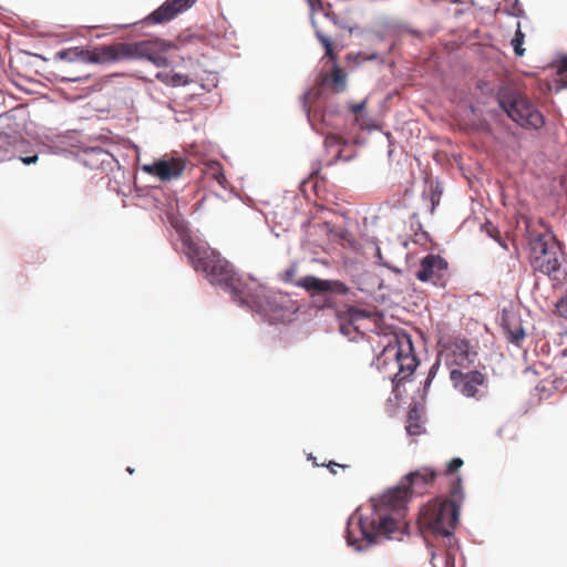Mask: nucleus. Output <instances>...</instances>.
I'll return each mask as SVG.
<instances>
[{
    "label": "nucleus",
    "instance_id": "nucleus-1",
    "mask_svg": "<svg viewBox=\"0 0 567 567\" xmlns=\"http://www.w3.org/2000/svg\"><path fill=\"white\" fill-rule=\"evenodd\" d=\"M436 472L421 467L409 473L398 486L390 488L370 504L360 506L348 520L346 539L349 546L362 550L377 543L379 537L394 538L402 534L405 523L402 512L413 494H423L433 484Z\"/></svg>",
    "mask_w": 567,
    "mask_h": 567
},
{
    "label": "nucleus",
    "instance_id": "nucleus-2",
    "mask_svg": "<svg viewBox=\"0 0 567 567\" xmlns=\"http://www.w3.org/2000/svg\"><path fill=\"white\" fill-rule=\"evenodd\" d=\"M184 252L196 271H200L213 285L221 286L235 300H239L250 277L238 276L233 266L219 252L195 243L184 240Z\"/></svg>",
    "mask_w": 567,
    "mask_h": 567
},
{
    "label": "nucleus",
    "instance_id": "nucleus-3",
    "mask_svg": "<svg viewBox=\"0 0 567 567\" xmlns=\"http://www.w3.org/2000/svg\"><path fill=\"white\" fill-rule=\"evenodd\" d=\"M450 496L449 499L431 502L422 507L419 526L423 533L440 536L453 534L458 523L460 506L464 498L461 477H456L452 483Z\"/></svg>",
    "mask_w": 567,
    "mask_h": 567
},
{
    "label": "nucleus",
    "instance_id": "nucleus-4",
    "mask_svg": "<svg viewBox=\"0 0 567 567\" xmlns=\"http://www.w3.org/2000/svg\"><path fill=\"white\" fill-rule=\"evenodd\" d=\"M375 364L395 385L408 380L419 364L411 338L405 333L394 334L377 357Z\"/></svg>",
    "mask_w": 567,
    "mask_h": 567
},
{
    "label": "nucleus",
    "instance_id": "nucleus-5",
    "mask_svg": "<svg viewBox=\"0 0 567 567\" xmlns=\"http://www.w3.org/2000/svg\"><path fill=\"white\" fill-rule=\"evenodd\" d=\"M238 302L262 316L268 322H282L293 311L292 300L281 292H274L251 278Z\"/></svg>",
    "mask_w": 567,
    "mask_h": 567
},
{
    "label": "nucleus",
    "instance_id": "nucleus-6",
    "mask_svg": "<svg viewBox=\"0 0 567 567\" xmlns=\"http://www.w3.org/2000/svg\"><path fill=\"white\" fill-rule=\"evenodd\" d=\"M535 269L557 284H567V257L551 234H542L529 243Z\"/></svg>",
    "mask_w": 567,
    "mask_h": 567
},
{
    "label": "nucleus",
    "instance_id": "nucleus-7",
    "mask_svg": "<svg viewBox=\"0 0 567 567\" xmlns=\"http://www.w3.org/2000/svg\"><path fill=\"white\" fill-rule=\"evenodd\" d=\"M173 49L172 43L161 39H150L136 42H116L111 44L112 63L128 60H147L157 68L168 65L167 53Z\"/></svg>",
    "mask_w": 567,
    "mask_h": 567
},
{
    "label": "nucleus",
    "instance_id": "nucleus-8",
    "mask_svg": "<svg viewBox=\"0 0 567 567\" xmlns=\"http://www.w3.org/2000/svg\"><path fill=\"white\" fill-rule=\"evenodd\" d=\"M498 102L506 114L520 126L536 130L544 126V115L527 97L518 93H508L499 95Z\"/></svg>",
    "mask_w": 567,
    "mask_h": 567
},
{
    "label": "nucleus",
    "instance_id": "nucleus-9",
    "mask_svg": "<svg viewBox=\"0 0 567 567\" xmlns=\"http://www.w3.org/2000/svg\"><path fill=\"white\" fill-rule=\"evenodd\" d=\"M415 277L422 282L445 287L450 278L449 262L440 255L429 254L421 259Z\"/></svg>",
    "mask_w": 567,
    "mask_h": 567
},
{
    "label": "nucleus",
    "instance_id": "nucleus-10",
    "mask_svg": "<svg viewBox=\"0 0 567 567\" xmlns=\"http://www.w3.org/2000/svg\"><path fill=\"white\" fill-rule=\"evenodd\" d=\"M111 44L100 45L93 50H85L80 47L69 48L56 53V58L68 62L112 63Z\"/></svg>",
    "mask_w": 567,
    "mask_h": 567
},
{
    "label": "nucleus",
    "instance_id": "nucleus-11",
    "mask_svg": "<svg viewBox=\"0 0 567 567\" xmlns=\"http://www.w3.org/2000/svg\"><path fill=\"white\" fill-rule=\"evenodd\" d=\"M186 167V162L182 157H168L146 164L142 167L143 172L158 177L163 182L178 178Z\"/></svg>",
    "mask_w": 567,
    "mask_h": 567
},
{
    "label": "nucleus",
    "instance_id": "nucleus-12",
    "mask_svg": "<svg viewBox=\"0 0 567 567\" xmlns=\"http://www.w3.org/2000/svg\"><path fill=\"white\" fill-rule=\"evenodd\" d=\"M296 286L303 288L311 296L339 293L346 295L348 292L347 286L339 280H326L315 276H306L296 281Z\"/></svg>",
    "mask_w": 567,
    "mask_h": 567
},
{
    "label": "nucleus",
    "instance_id": "nucleus-13",
    "mask_svg": "<svg viewBox=\"0 0 567 567\" xmlns=\"http://www.w3.org/2000/svg\"><path fill=\"white\" fill-rule=\"evenodd\" d=\"M451 380L460 393L468 398H475L478 386L485 382V377L480 371L462 372L454 369L451 371Z\"/></svg>",
    "mask_w": 567,
    "mask_h": 567
},
{
    "label": "nucleus",
    "instance_id": "nucleus-14",
    "mask_svg": "<svg viewBox=\"0 0 567 567\" xmlns=\"http://www.w3.org/2000/svg\"><path fill=\"white\" fill-rule=\"evenodd\" d=\"M193 2V0H166L159 8L153 11L146 20L151 23L171 21L178 13L189 8Z\"/></svg>",
    "mask_w": 567,
    "mask_h": 567
},
{
    "label": "nucleus",
    "instance_id": "nucleus-15",
    "mask_svg": "<svg viewBox=\"0 0 567 567\" xmlns=\"http://www.w3.org/2000/svg\"><path fill=\"white\" fill-rule=\"evenodd\" d=\"M156 78L165 83L166 85L171 86H185L193 82L192 79H189L185 74L181 73H172V72H158L156 74Z\"/></svg>",
    "mask_w": 567,
    "mask_h": 567
},
{
    "label": "nucleus",
    "instance_id": "nucleus-16",
    "mask_svg": "<svg viewBox=\"0 0 567 567\" xmlns=\"http://www.w3.org/2000/svg\"><path fill=\"white\" fill-rule=\"evenodd\" d=\"M14 151L17 153L18 158L27 165L34 164L35 163V154L31 153L33 152L32 144L25 141H20L14 144Z\"/></svg>",
    "mask_w": 567,
    "mask_h": 567
},
{
    "label": "nucleus",
    "instance_id": "nucleus-17",
    "mask_svg": "<svg viewBox=\"0 0 567 567\" xmlns=\"http://www.w3.org/2000/svg\"><path fill=\"white\" fill-rule=\"evenodd\" d=\"M207 173L214 178L221 187H226V176L219 162L212 161L207 164Z\"/></svg>",
    "mask_w": 567,
    "mask_h": 567
},
{
    "label": "nucleus",
    "instance_id": "nucleus-18",
    "mask_svg": "<svg viewBox=\"0 0 567 567\" xmlns=\"http://www.w3.org/2000/svg\"><path fill=\"white\" fill-rule=\"evenodd\" d=\"M344 320H347L351 326H354L355 329H358L357 323L364 318H368L369 315L365 310L358 309L355 307H349L344 311Z\"/></svg>",
    "mask_w": 567,
    "mask_h": 567
},
{
    "label": "nucleus",
    "instance_id": "nucleus-19",
    "mask_svg": "<svg viewBox=\"0 0 567 567\" xmlns=\"http://www.w3.org/2000/svg\"><path fill=\"white\" fill-rule=\"evenodd\" d=\"M525 40V34L523 33L520 29V23L517 22V29L515 32L514 38L512 39V45L514 48V52L516 55L522 56L525 53V49L523 48V43Z\"/></svg>",
    "mask_w": 567,
    "mask_h": 567
},
{
    "label": "nucleus",
    "instance_id": "nucleus-20",
    "mask_svg": "<svg viewBox=\"0 0 567 567\" xmlns=\"http://www.w3.org/2000/svg\"><path fill=\"white\" fill-rule=\"evenodd\" d=\"M316 37L319 40V42L322 44L326 51V55L330 58L331 60L336 59L334 52H333V45L332 40L323 34L320 30H316Z\"/></svg>",
    "mask_w": 567,
    "mask_h": 567
},
{
    "label": "nucleus",
    "instance_id": "nucleus-21",
    "mask_svg": "<svg viewBox=\"0 0 567 567\" xmlns=\"http://www.w3.org/2000/svg\"><path fill=\"white\" fill-rule=\"evenodd\" d=\"M331 83L338 91H342L346 86V74L338 66H334L332 70Z\"/></svg>",
    "mask_w": 567,
    "mask_h": 567
},
{
    "label": "nucleus",
    "instance_id": "nucleus-22",
    "mask_svg": "<svg viewBox=\"0 0 567 567\" xmlns=\"http://www.w3.org/2000/svg\"><path fill=\"white\" fill-rule=\"evenodd\" d=\"M297 272H298V264L297 262H292L281 275V279L286 282H291L296 286V281L295 278L297 276Z\"/></svg>",
    "mask_w": 567,
    "mask_h": 567
},
{
    "label": "nucleus",
    "instance_id": "nucleus-23",
    "mask_svg": "<svg viewBox=\"0 0 567 567\" xmlns=\"http://www.w3.org/2000/svg\"><path fill=\"white\" fill-rule=\"evenodd\" d=\"M525 338V331L518 327L514 330L508 329V340L516 346H519Z\"/></svg>",
    "mask_w": 567,
    "mask_h": 567
},
{
    "label": "nucleus",
    "instance_id": "nucleus-24",
    "mask_svg": "<svg viewBox=\"0 0 567 567\" xmlns=\"http://www.w3.org/2000/svg\"><path fill=\"white\" fill-rule=\"evenodd\" d=\"M406 432L409 435L415 436L422 433V426L417 420L413 421L412 414H409V424L406 425Z\"/></svg>",
    "mask_w": 567,
    "mask_h": 567
},
{
    "label": "nucleus",
    "instance_id": "nucleus-25",
    "mask_svg": "<svg viewBox=\"0 0 567 567\" xmlns=\"http://www.w3.org/2000/svg\"><path fill=\"white\" fill-rule=\"evenodd\" d=\"M463 465V460L460 457L452 458L446 466L445 474L451 475L455 472H457Z\"/></svg>",
    "mask_w": 567,
    "mask_h": 567
},
{
    "label": "nucleus",
    "instance_id": "nucleus-26",
    "mask_svg": "<svg viewBox=\"0 0 567 567\" xmlns=\"http://www.w3.org/2000/svg\"><path fill=\"white\" fill-rule=\"evenodd\" d=\"M486 229L491 237L495 238L505 249H507L506 244L499 239V231L491 223L486 224Z\"/></svg>",
    "mask_w": 567,
    "mask_h": 567
},
{
    "label": "nucleus",
    "instance_id": "nucleus-27",
    "mask_svg": "<svg viewBox=\"0 0 567 567\" xmlns=\"http://www.w3.org/2000/svg\"><path fill=\"white\" fill-rule=\"evenodd\" d=\"M557 311L561 317L567 319V296L557 303Z\"/></svg>",
    "mask_w": 567,
    "mask_h": 567
},
{
    "label": "nucleus",
    "instance_id": "nucleus-28",
    "mask_svg": "<svg viewBox=\"0 0 567 567\" xmlns=\"http://www.w3.org/2000/svg\"><path fill=\"white\" fill-rule=\"evenodd\" d=\"M440 197H441V193L437 192L436 189H432V193H431V203H432L431 212L432 213L434 212L435 206L439 205Z\"/></svg>",
    "mask_w": 567,
    "mask_h": 567
},
{
    "label": "nucleus",
    "instance_id": "nucleus-29",
    "mask_svg": "<svg viewBox=\"0 0 567 567\" xmlns=\"http://www.w3.org/2000/svg\"><path fill=\"white\" fill-rule=\"evenodd\" d=\"M327 467L329 468V471L332 474H336L337 473L336 467H341L342 470H346V468H349L350 465H348V464H338V463L331 461V462H329L327 464Z\"/></svg>",
    "mask_w": 567,
    "mask_h": 567
},
{
    "label": "nucleus",
    "instance_id": "nucleus-30",
    "mask_svg": "<svg viewBox=\"0 0 567 567\" xmlns=\"http://www.w3.org/2000/svg\"><path fill=\"white\" fill-rule=\"evenodd\" d=\"M354 59L357 61H359V62L377 60L378 59V54L377 53H371V54H368V55H363L362 53H358Z\"/></svg>",
    "mask_w": 567,
    "mask_h": 567
},
{
    "label": "nucleus",
    "instance_id": "nucleus-31",
    "mask_svg": "<svg viewBox=\"0 0 567 567\" xmlns=\"http://www.w3.org/2000/svg\"><path fill=\"white\" fill-rule=\"evenodd\" d=\"M558 75L563 76L564 74L567 73V56H565L563 60H561V63H560V66L558 69Z\"/></svg>",
    "mask_w": 567,
    "mask_h": 567
},
{
    "label": "nucleus",
    "instance_id": "nucleus-32",
    "mask_svg": "<svg viewBox=\"0 0 567 567\" xmlns=\"http://www.w3.org/2000/svg\"><path fill=\"white\" fill-rule=\"evenodd\" d=\"M363 107H364V102L355 104V105L352 106V112L354 114H358V113H360L363 110Z\"/></svg>",
    "mask_w": 567,
    "mask_h": 567
},
{
    "label": "nucleus",
    "instance_id": "nucleus-33",
    "mask_svg": "<svg viewBox=\"0 0 567 567\" xmlns=\"http://www.w3.org/2000/svg\"><path fill=\"white\" fill-rule=\"evenodd\" d=\"M341 332L344 333V334H348L349 332L347 331V327L342 323L341 324Z\"/></svg>",
    "mask_w": 567,
    "mask_h": 567
},
{
    "label": "nucleus",
    "instance_id": "nucleus-34",
    "mask_svg": "<svg viewBox=\"0 0 567 567\" xmlns=\"http://www.w3.org/2000/svg\"><path fill=\"white\" fill-rule=\"evenodd\" d=\"M307 99H308V94L303 95V107L306 109L307 107Z\"/></svg>",
    "mask_w": 567,
    "mask_h": 567
},
{
    "label": "nucleus",
    "instance_id": "nucleus-35",
    "mask_svg": "<svg viewBox=\"0 0 567 567\" xmlns=\"http://www.w3.org/2000/svg\"><path fill=\"white\" fill-rule=\"evenodd\" d=\"M127 472H128L130 474H132V473H133V468L128 467V468H127Z\"/></svg>",
    "mask_w": 567,
    "mask_h": 567
},
{
    "label": "nucleus",
    "instance_id": "nucleus-36",
    "mask_svg": "<svg viewBox=\"0 0 567 567\" xmlns=\"http://www.w3.org/2000/svg\"><path fill=\"white\" fill-rule=\"evenodd\" d=\"M432 369H434V367ZM432 373H433V370H430L429 375H432Z\"/></svg>",
    "mask_w": 567,
    "mask_h": 567
},
{
    "label": "nucleus",
    "instance_id": "nucleus-37",
    "mask_svg": "<svg viewBox=\"0 0 567 567\" xmlns=\"http://www.w3.org/2000/svg\"><path fill=\"white\" fill-rule=\"evenodd\" d=\"M432 369H434V367ZM432 373H433V370H430L429 375H432Z\"/></svg>",
    "mask_w": 567,
    "mask_h": 567
}]
</instances>
